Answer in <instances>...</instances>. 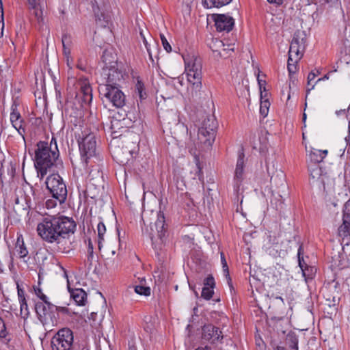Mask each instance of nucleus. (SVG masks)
Instances as JSON below:
<instances>
[{
  "instance_id": "69168bd1",
  "label": "nucleus",
  "mask_w": 350,
  "mask_h": 350,
  "mask_svg": "<svg viewBox=\"0 0 350 350\" xmlns=\"http://www.w3.org/2000/svg\"><path fill=\"white\" fill-rule=\"evenodd\" d=\"M306 265V264L305 263L304 261V262L301 261V264H299V266L300 267L301 269L302 270V269H304Z\"/></svg>"
},
{
  "instance_id": "c03bdc74",
  "label": "nucleus",
  "mask_w": 350,
  "mask_h": 350,
  "mask_svg": "<svg viewBox=\"0 0 350 350\" xmlns=\"http://www.w3.org/2000/svg\"><path fill=\"white\" fill-rule=\"evenodd\" d=\"M57 204H59V201L53 198L52 199H48L46 201L45 206L47 209H51L55 208Z\"/></svg>"
},
{
  "instance_id": "cd10ccee",
  "label": "nucleus",
  "mask_w": 350,
  "mask_h": 350,
  "mask_svg": "<svg viewBox=\"0 0 350 350\" xmlns=\"http://www.w3.org/2000/svg\"><path fill=\"white\" fill-rule=\"evenodd\" d=\"M297 57V59L295 57V53L288 52L287 68L290 74L295 73L296 72V64L301 59L302 57L298 55Z\"/></svg>"
},
{
  "instance_id": "1a4fd4ad",
  "label": "nucleus",
  "mask_w": 350,
  "mask_h": 350,
  "mask_svg": "<svg viewBox=\"0 0 350 350\" xmlns=\"http://www.w3.org/2000/svg\"><path fill=\"white\" fill-rule=\"evenodd\" d=\"M102 77L105 82L99 85L110 87H120L124 81V74L121 70L113 66L103 69Z\"/></svg>"
},
{
  "instance_id": "6ab92c4d",
  "label": "nucleus",
  "mask_w": 350,
  "mask_h": 350,
  "mask_svg": "<svg viewBox=\"0 0 350 350\" xmlns=\"http://www.w3.org/2000/svg\"><path fill=\"white\" fill-rule=\"evenodd\" d=\"M204 287L202 290L201 296L206 300H209L214 293V288L215 287V282L214 278L211 275H208L204 280Z\"/></svg>"
},
{
  "instance_id": "412c9836",
  "label": "nucleus",
  "mask_w": 350,
  "mask_h": 350,
  "mask_svg": "<svg viewBox=\"0 0 350 350\" xmlns=\"http://www.w3.org/2000/svg\"><path fill=\"white\" fill-rule=\"evenodd\" d=\"M71 298L78 306H85L87 302V293L82 288L69 289Z\"/></svg>"
},
{
  "instance_id": "79ce46f5",
  "label": "nucleus",
  "mask_w": 350,
  "mask_h": 350,
  "mask_svg": "<svg viewBox=\"0 0 350 350\" xmlns=\"http://www.w3.org/2000/svg\"><path fill=\"white\" fill-rule=\"evenodd\" d=\"M4 21H3V8L2 1L0 0V38L3 35Z\"/></svg>"
},
{
  "instance_id": "2f4dec72",
  "label": "nucleus",
  "mask_w": 350,
  "mask_h": 350,
  "mask_svg": "<svg viewBox=\"0 0 350 350\" xmlns=\"http://www.w3.org/2000/svg\"><path fill=\"white\" fill-rule=\"evenodd\" d=\"M30 12L31 15H33L36 20L38 23H40L43 21L42 18V10L41 8L40 4L37 5V6H30L29 7Z\"/></svg>"
},
{
  "instance_id": "20e7f679",
  "label": "nucleus",
  "mask_w": 350,
  "mask_h": 350,
  "mask_svg": "<svg viewBox=\"0 0 350 350\" xmlns=\"http://www.w3.org/2000/svg\"><path fill=\"white\" fill-rule=\"evenodd\" d=\"M217 129V122L215 116H206L198 128V140L207 148L212 146L215 139Z\"/></svg>"
},
{
  "instance_id": "4d7b16f0",
  "label": "nucleus",
  "mask_w": 350,
  "mask_h": 350,
  "mask_svg": "<svg viewBox=\"0 0 350 350\" xmlns=\"http://www.w3.org/2000/svg\"><path fill=\"white\" fill-rule=\"evenodd\" d=\"M28 2V4L30 6H37V5L40 4V0H27Z\"/></svg>"
},
{
  "instance_id": "774afa93",
  "label": "nucleus",
  "mask_w": 350,
  "mask_h": 350,
  "mask_svg": "<svg viewBox=\"0 0 350 350\" xmlns=\"http://www.w3.org/2000/svg\"><path fill=\"white\" fill-rule=\"evenodd\" d=\"M278 350H285L284 347H278Z\"/></svg>"
},
{
  "instance_id": "f257e3e1",
  "label": "nucleus",
  "mask_w": 350,
  "mask_h": 350,
  "mask_svg": "<svg viewBox=\"0 0 350 350\" xmlns=\"http://www.w3.org/2000/svg\"><path fill=\"white\" fill-rule=\"evenodd\" d=\"M76 224L71 217L55 215L44 217L37 225L38 236L48 243H55L56 250L68 253L72 249L70 234L75 232Z\"/></svg>"
},
{
  "instance_id": "5fc2aeb1",
  "label": "nucleus",
  "mask_w": 350,
  "mask_h": 350,
  "mask_svg": "<svg viewBox=\"0 0 350 350\" xmlns=\"http://www.w3.org/2000/svg\"><path fill=\"white\" fill-rule=\"evenodd\" d=\"M77 68L81 70H86V66L85 64L83 62V61L81 59H79L78 60V63L77 64Z\"/></svg>"
},
{
  "instance_id": "e2e57ef3",
  "label": "nucleus",
  "mask_w": 350,
  "mask_h": 350,
  "mask_svg": "<svg viewBox=\"0 0 350 350\" xmlns=\"http://www.w3.org/2000/svg\"><path fill=\"white\" fill-rule=\"evenodd\" d=\"M195 350H212V349H211V347H209L208 346H205V347H199L197 349H196Z\"/></svg>"
},
{
  "instance_id": "e433bc0d",
  "label": "nucleus",
  "mask_w": 350,
  "mask_h": 350,
  "mask_svg": "<svg viewBox=\"0 0 350 350\" xmlns=\"http://www.w3.org/2000/svg\"><path fill=\"white\" fill-rule=\"evenodd\" d=\"M135 292L141 295L148 296L150 294V288L149 287L136 285L134 287Z\"/></svg>"
},
{
  "instance_id": "0eeeda50",
  "label": "nucleus",
  "mask_w": 350,
  "mask_h": 350,
  "mask_svg": "<svg viewBox=\"0 0 350 350\" xmlns=\"http://www.w3.org/2000/svg\"><path fill=\"white\" fill-rule=\"evenodd\" d=\"M99 94L103 101L108 102L117 108H121L124 106L126 103V97L120 87H110L99 85Z\"/></svg>"
},
{
  "instance_id": "4468645a",
  "label": "nucleus",
  "mask_w": 350,
  "mask_h": 350,
  "mask_svg": "<svg viewBox=\"0 0 350 350\" xmlns=\"http://www.w3.org/2000/svg\"><path fill=\"white\" fill-rule=\"evenodd\" d=\"M77 86L79 88V92L77 96L81 100L83 107L88 106L92 100V90L88 79L80 78Z\"/></svg>"
},
{
  "instance_id": "bf43d9fd",
  "label": "nucleus",
  "mask_w": 350,
  "mask_h": 350,
  "mask_svg": "<svg viewBox=\"0 0 350 350\" xmlns=\"http://www.w3.org/2000/svg\"><path fill=\"white\" fill-rule=\"evenodd\" d=\"M31 191L32 192V195L33 197V200L37 201L38 200V197L36 195V190L33 188V187H31Z\"/></svg>"
},
{
  "instance_id": "de8ad7c7",
  "label": "nucleus",
  "mask_w": 350,
  "mask_h": 350,
  "mask_svg": "<svg viewBox=\"0 0 350 350\" xmlns=\"http://www.w3.org/2000/svg\"><path fill=\"white\" fill-rule=\"evenodd\" d=\"M315 77H316V74H315L314 72H310L308 74V85H310V86H311V88H309V89L307 90V94H308L310 92V91L311 90H312V89L314 88V86H315V84H313V85H312V84H311V81H312V80H314V79H315Z\"/></svg>"
},
{
  "instance_id": "423d86ee",
  "label": "nucleus",
  "mask_w": 350,
  "mask_h": 350,
  "mask_svg": "<svg viewBox=\"0 0 350 350\" xmlns=\"http://www.w3.org/2000/svg\"><path fill=\"white\" fill-rule=\"evenodd\" d=\"M45 184L52 198L57 199L59 204L65 202L68 193L66 185L57 173L49 175L45 180Z\"/></svg>"
},
{
  "instance_id": "7ed1b4c3",
  "label": "nucleus",
  "mask_w": 350,
  "mask_h": 350,
  "mask_svg": "<svg viewBox=\"0 0 350 350\" xmlns=\"http://www.w3.org/2000/svg\"><path fill=\"white\" fill-rule=\"evenodd\" d=\"M185 72L187 75V81L189 83L188 90L193 99H199L201 98L202 92L201 59L195 57L185 59Z\"/></svg>"
},
{
  "instance_id": "a878e982",
  "label": "nucleus",
  "mask_w": 350,
  "mask_h": 350,
  "mask_svg": "<svg viewBox=\"0 0 350 350\" xmlns=\"http://www.w3.org/2000/svg\"><path fill=\"white\" fill-rule=\"evenodd\" d=\"M232 0H202V5L206 8H221L229 4Z\"/></svg>"
},
{
  "instance_id": "09e8293b",
  "label": "nucleus",
  "mask_w": 350,
  "mask_h": 350,
  "mask_svg": "<svg viewBox=\"0 0 350 350\" xmlns=\"http://www.w3.org/2000/svg\"><path fill=\"white\" fill-rule=\"evenodd\" d=\"M7 335V331L5 323L2 318L0 317V337L5 338Z\"/></svg>"
},
{
  "instance_id": "58836bf2",
  "label": "nucleus",
  "mask_w": 350,
  "mask_h": 350,
  "mask_svg": "<svg viewBox=\"0 0 350 350\" xmlns=\"http://www.w3.org/2000/svg\"><path fill=\"white\" fill-rule=\"evenodd\" d=\"M172 118H174V124H175V130H180L183 133H187L188 132V129L187 127L185 125L184 123H180L179 122H176L177 120H176V114L175 113H172Z\"/></svg>"
},
{
  "instance_id": "680f3d73",
  "label": "nucleus",
  "mask_w": 350,
  "mask_h": 350,
  "mask_svg": "<svg viewBox=\"0 0 350 350\" xmlns=\"http://www.w3.org/2000/svg\"><path fill=\"white\" fill-rule=\"evenodd\" d=\"M66 59L67 65H68L70 68H72L71 64H72V59L71 58V57L70 56V57H69V58L66 57Z\"/></svg>"
},
{
  "instance_id": "49530a36",
  "label": "nucleus",
  "mask_w": 350,
  "mask_h": 350,
  "mask_svg": "<svg viewBox=\"0 0 350 350\" xmlns=\"http://www.w3.org/2000/svg\"><path fill=\"white\" fill-rule=\"evenodd\" d=\"M289 347L293 350H298V338L296 336H292L289 338Z\"/></svg>"
},
{
  "instance_id": "ea45409f",
  "label": "nucleus",
  "mask_w": 350,
  "mask_h": 350,
  "mask_svg": "<svg viewBox=\"0 0 350 350\" xmlns=\"http://www.w3.org/2000/svg\"><path fill=\"white\" fill-rule=\"evenodd\" d=\"M269 107H270V103L268 100V99L261 100L260 107V112L263 116L265 117L267 116Z\"/></svg>"
},
{
  "instance_id": "c9c22d12",
  "label": "nucleus",
  "mask_w": 350,
  "mask_h": 350,
  "mask_svg": "<svg viewBox=\"0 0 350 350\" xmlns=\"http://www.w3.org/2000/svg\"><path fill=\"white\" fill-rule=\"evenodd\" d=\"M12 126L18 131V134L23 137V139H25V129L24 126V120L23 119H21L19 120H17L14 122V123H11Z\"/></svg>"
},
{
  "instance_id": "b1692460",
  "label": "nucleus",
  "mask_w": 350,
  "mask_h": 350,
  "mask_svg": "<svg viewBox=\"0 0 350 350\" xmlns=\"http://www.w3.org/2000/svg\"><path fill=\"white\" fill-rule=\"evenodd\" d=\"M124 129V127L121 120L114 118L111 120L110 129L113 139L118 138L122 135L121 129Z\"/></svg>"
},
{
  "instance_id": "338daca9",
  "label": "nucleus",
  "mask_w": 350,
  "mask_h": 350,
  "mask_svg": "<svg viewBox=\"0 0 350 350\" xmlns=\"http://www.w3.org/2000/svg\"><path fill=\"white\" fill-rule=\"evenodd\" d=\"M3 265L1 262V261L0 260V273H3Z\"/></svg>"
},
{
  "instance_id": "c85d7f7f",
  "label": "nucleus",
  "mask_w": 350,
  "mask_h": 350,
  "mask_svg": "<svg viewBox=\"0 0 350 350\" xmlns=\"http://www.w3.org/2000/svg\"><path fill=\"white\" fill-rule=\"evenodd\" d=\"M221 262L222 264L224 274L226 277V279L227 280V284H228V285L230 288V290L232 293V291H234V287L232 286V280L229 275V271H228V267L227 265V262L225 258L224 254L223 253H221Z\"/></svg>"
},
{
  "instance_id": "c756f323",
  "label": "nucleus",
  "mask_w": 350,
  "mask_h": 350,
  "mask_svg": "<svg viewBox=\"0 0 350 350\" xmlns=\"http://www.w3.org/2000/svg\"><path fill=\"white\" fill-rule=\"evenodd\" d=\"M302 275L304 277L305 281L308 283L312 280L316 275L317 269L314 267L305 265L304 269H302Z\"/></svg>"
},
{
  "instance_id": "39448f33",
  "label": "nucleus",
  "mask_w": 350,
  "mask_h": 350,
  "mask_svg": "<svg viewBox=\"0 0 350 350\" xmlns=\"http://www.w3.org/2000/svg\"><path fill=\"white\" fill-rule=\"evenodd\" d=\"M81 158L84 165H88L89 160L96 156V141L94 133L84 131L78 140Z\"/></svg>"
},
{
  "instance_id": "3c124183",
  "label": "nucleus",
  "mask_w": 350,
  "mask_h": 350,
  "mask_svg": "<svg viewBox=\"0 0 350 350\" xmlns=\"http://www.w3.org/2000/svg\"><path fill=\"white\" fill-rule=\"evenodd\" d=\"M303 253H304V249L302 245H300L298 249L297 252V257H298V262L299 264H301V261L304 262V257H303Z\"/></svg>"
},
{
  "instance_id": "72a5a7b5",
  "label": "nucleus",
  "mask_w": 350,
  "mask_h": 350,
  "mask_svg": "<svg viewBox=\"0 0 350 350\" xmlns=\"http://www.w3.org/2000/svg\"><path fill=\"white\" fill-rule=\"evenodd\" d=\"M271 183H274L275 185H278L279 183L280 186L283 187L284 188L286 187L285 185V178H284V174L282 172H278L277 174L275 176H272L271 177Z\"/></svg>"
},
{
  "instance_id": "dca6fc26",
  "label": "nucleus",
  "mask_w": 350,
  "mask_h": 350,
  "mask_svg": "<svg viewBox=\"0 0 350 350\" xmlns=\"http://www.w3.org/2000/svg\"><path fill=\"white\" fill-rule=\"evenodd\" d=\"M51 306H54V304H51L48 300L36 303L35 310L40 321H46L48 318H50L51 320L57 318L54 314V310L49 309Z\"/></svg>"
},
{
  "instance_id": "5701e85b",
  "label": "nucleus",
  "mask_w": 350,
  "mask_h": 350,
  "mask_svg": "<svg viewBox=\"0 0 350 350\" xmlns=\"http://www.w3.org/2000/svg\"><path fill=\"white\" fill-rule=\"evenodd\" d=\"M270 206L277 211L281 212L284 208V203L283 196L279 193H272L270 201Z\"/></svg>"
},
{
  "instance_id": "6e6552de",
  "label": "nucleus",
  "mask_w": 350,
  "mask_h": 350,
  "mask_svg": "<svg viewBox=\"0 0 350 350\" xmlns=\"http://www.w3.org/2000/svg\"><path fill=\"white\" fill-rule=\"evenodd\" d=\"M73 332L69 328L59 329L53 337L51 346L53 350H70L73 345Z\"/></svg>"
},
{
  "instance_id": "0e129e2a",
  "label": "nucleus",
  "mask_w": 350,
  "mask_h": 350,
  "mask_svg": "<svg viewBox=\"0 0 350 350\" xmlns=\"http://www.w3.org/2000/svg\"><path fill=\"white\" fill-rule=\"evenodd\" d=\"M258 83H259L260 90V98H261V99H262L263 95H262V83L260 81H258Z\"/></svg>"
},
{
  "instance_id": "4c0bfd02",
  "label": "nucleus",
  "mask_w": 350,
  "mask_h": 350,
  "mask_svg": "<svg viewBox=\"0 0 350 350\" xmlns=\"http://www.w3.org/2000/svg\"><path fill=\"white\" fill-rule=\"evenodd\" d=\"M49 309L54 310V314L55 315V313L58 315L59 313L63 314H66L68 316H70V310L66 307H62V306H57L54 305V306L49 307Z\"/></svg>"
},
{
  "instance_id": "9d476101",
  "label": "nucleus",
  "mask_w": 350,
  "mask_h": 350,
  "mask_svg": "<svg viewBox=\"0 0 350 350\" xmlns=\"http://www.w3.org/2000/svg\"><path fill=\"white\" fill-rule=\"evenodd\" d=\"M155 230L152 226H150V231L146 228V229L142 228V233L144 235L147 236L148 238L153 241L154 238L157 236L159 239L162 240L165 236L166 232L165 220L164 213L159 211L157 214V220L154 224Z\"/></svg>"
},
{
  "instance_id": "f704fd0d",
  "label": "nucleus",
  "mask_w": 350,
  "mask_h": 350,
  "mask_svg": "<svg viewBox=\"0 0 350 350\" xmlns=\"http://www.w3.org/2000/svg\"><path fill=\"white\" fill-rule=\"evenodd\" d=\"M135 94L141 100L146 98V93L144 91V85L140 80H137L135 84Z\"/></svg>"
},
{
  "instance_id": "473e14b6",
  "label": "nucleus",
  "mask_w": 350,
  "mask_h": 350,
  "mask_svg": "<svg viewBox=\"0 0 350 350\" xmlns=\"http://www.w3.org/2000/svg\"><path fill=\"white\" fill-rule=\"evenodd\" d=\"M23 118L21 116V113L18 111V105L14 102L11 106V113H10V122L11 123H14V122L22 119Z\"/></svg>"
},
{
  "instance_id": "bb28decb",
  "label": "nucleus",
  "mask_w": 350,
  "mask_h": 350,
  "mask_svg": "<svg viewBox=\"0 0 350 350\" xmlns=\"http://www.w3.org/2000/svg\"><path fill=\"white\" fill-rule=\"evenodd\" d=\"M63 45V53L65 57H70L71 53L72 38L68 34H64L62 38Z\"/></svg>"
},
{
  "instance_id": "393cba45",
  "label": "nucleus",
  "mask_w": 350,
  "mask_h": 350,
  "mask_svg": "<svg viewBox=\"0 0 350 350\" xmlns=\"http://www.w3.org/2000/svg\"><path fill=\"white\" fill-rule=\"evenodd\" d=\"M140 37L142 39L143 43H144V44L146 49V51L148 53L149 60L151 62L152 65H154V59L152 57V49H155V50L157 49V44L153 39L151 40L152 43L148 42L142 32H140Z\"/></svg>"
},
{
  "instance_id": "864d4df0",
  "label": "nucleus",
  "mask_w": 350,
  "mask_h": 350,
  "mask_svg": "<svg viewBox=\"0 0 350 350\" xmlns=\"http://www.w3.org/2000/svg\"><path fill=\"white\" fill-rule=\"evenodd\" d=\"M325 3H329L331 6H338L340 3L339 0H324Z\"/></svg>"
},
{
  "instance_id": "f03ea898",
  "label": "nucleus",
  "mask_w": 350,
  "mask_h": 350,
  "mask_svg": "<svg viewBox=\"0 0 350 350\" xmlns=\"http://www.w3.org/2000/svg\"><path fill=\"white\" fill-rule=\"evenodd\" d=\"M59 152L57 146L55 148L49 146L47 142L40 141L37 143L35 150L34 165L38 176L42 179L49 170L53 166L62 167V162L59 160Z\"/></svg>"
},
{
  "instance_id": "aec40b11",
  "label": "nucleus",
  "mask_w": 350,
  "mask_h": 350,
  "mask_svg": "<svg viewBox=\"0 0 350 350\" xmlns=\"http://www.w3.org/2000/svg\"><path fill=\"white\" fill-rule=\"evenodd\" d=\"M328 151L327 150H321L319 149L312 148L307 159L308 164L314 163V165H319L325 157L327 155Z\"/></svg>"
},
{
  "instance_id": "f8f14e48",
  "label": "nucleus",
  "mask_w": 350,
  "mask_h": 350,
  "mask_svg": "<svg viewBox=\"0 0 350 350\" xmlns=\"http://www.w3.org/2000/svg\"><path fill=\"white\" fill-rule=\"evenodd\" d=\"M223 334L220 329L213 324H206L202 327V339L213 345L221 343Z\"/></svg>"
},
{
  "instance_id": "9b49d317",
  "label": "nucleus",
  "mask_w": 350,
  "mask_h": 350,
  "mask_svg": "<svg viewBox=\"0 0 350 350\" xmlns=\"http://www.w3.org/2000/svg\"><path fill=\"white\" fill-rule=\"evenodd\" d=\"M245 154L243 149L239 150L238 158L233 176V189L237 193H239L242 182L245 178Z\"/></svg>"
},
{
  "instance_id": "603ef678",
  "label": "nucleus",
  "mask_w": 350,
  "mask_h": 350,
  "mask_svg": "<svg viewBox=\"0 0 350 350\" xmlns=\"http://www.w3.org/2000/svg\"><path fill=\"white\" fill-rule=\"evenodd\" d=\"M88 252L89 254L88 258H92L93 253H94V247H93V245H92V243L90 239L88 240Z\"/></svg>"
},
{
  "instance_id": "6e6d98bb",
  "label": "nucleus",
  "mask_w": 350,
  "mask_h": 350,
  "mask_svg": "<svg viewBox=\"0 0 350 350\" xmlns=\"http://www.w3.org/2000/svg\"><path fill=\"white\" fill-rule=\"evenodd\" d=\"M269 3L274 4L276 6L281 5L284 0H267Z\"/></svg>"
},
{
  "instance_id": "13d9d810",
  "label": "nucleus",
  "mask_w": 350,
  "mask_h": 350,
  "mask_svg": "<svg viewBox=\"0 0 350 350\" xmlns=\"http://www.w3.org/2000/svg\"><path fill=\"white\" fill-rule=\"evenodd\" d=\"M49 146H51V147L53 148H55V146H57L56 139L54 137H52Z\"/></svg>"
},
{
  "instance_id": "a211bd4d",
  "label": "nucleus",
  "mask_w": 350,
  "mask_h": 350,
  "mask_svg": "<svg viewBox=\"0 0 350 350\" xmlns=\"http://www.w3.org/2000/svg\"><path fill=\"white\" fill-rule=\"evenodd\" d=\"M308 170L312 183H319L324 186L325 178L327 176L326 174H323L322 168L319 165H314V163L308 164Z\"/></svg>"
},
{
  "instance_id": "37998d69",
  "label": "nucleus",
  "mask_w": 350,
  "mask_h": 350,
  "mask_svg": "<svg viewBox=\"0 0 350 350\" xmlns=\"http://www.w3.org/2000/svg\"><path fill=\"white\" fill-rule=\"evenodd\" d=\"M34 293L42 301L48 300V297L43 293L42 289L39 287H34Z\"/></svg>"
},
{
  "instance_id": "4be33fe9",
  "label": "nucleus",
  "mask_w": 350,
  "mask_h": 350,
  "mask_svg": "<svg viewBox=\"0 0 350 350\" xmlns=\"http://www.w3.org/2000/svg\"><path fill=\"white\" fill-rule=\"evenodd\" d=\"M15 249L16 253L20 258H23L27 256L29 252L25 245L23 235L17 234V239L15 244Z\"/></svg>"
},
{
  "instance_id": "052dcab7",
  "label": "nucleus",
  "mask_w": 350,
  "mask_h": 350,
  "mask_svg": "<svg viewBox=\"0 0 350 350\" xmlns=\"http://www.w3.org/2000/svg\"><path fill=\"white\" fill-rule=\"evenodd\" d=\"M336 113L337 116H340V115L346 116L347 111L345 109H341L339 111H336Z\"/></svg>"
},
{
  "instance_id": "f3484780",
  "label": "nucleus",
  "mask_w": 350,
  "mask_h": 350,
  "mask_svg": "<svg viewBox=\"0 0 350 350\" xmlns=\"http://www.w3.org/2000/svg\"><path fill=\"white\" fill-rule=\"evenodd\" d=\"M338 234L344 238L350 236V200L344 205L342 224L338 228Z\"/></svg>"
},
{
  "instance_id": "8fccbe9b",
  "label": "nucleus",
  "mask_w": 350,
  "mask_h": 350,
  "mask_svg": "<svg viewBox=\"0 0 350 350\" xmlns=\"http://www.w3.org/2000/svg\"><path fill=\"white\" fill-rule=\"evenodd\" d=\"M18 288V297L19 302L24 301L25 299V291L22 288H19V286H17Z\"/></svg>"
},
{
  "instance_id": "a18cd8bd",
  "label": "nucleus",
  "mask_w": 350,
  "mask_h": 350,
  "mask_svg": "<svg viewBox=\"0 0 350 350\" xmlns=\"http://www.w3.org/2000/svg\"><path fill=\"white\" fill-rule=\"evenodd\" d=\"M160 37L164 49L168 53L172 51V47L165 36L163 34H160Z\"/></svg>"
},
{
  "instance_id": "a19ab883",
  "label": "nucleus",
  "mask_w": 350,
  "mask_h": 350,
  "mask_svg": "<svg viewBox=\"0 0 350 350\" xmlns=\"http://www.w3.org/2000/svg\"><path fill=\"white\" fill-rule=\"evenodd\" d=\"M20 303V313L21 317L23 319H26L29 314V310H28V306L27 304L26 300Z\"/></svg>"
},
{
  "instance_id": "ddd939ff",
  "label": "nucleus",
  "mask_w": 350,
  "mask_h": 350,
  "mask_svg": "<svg viewBox=\"0 0 350 350\" xmlns=\"http://www.w3.org/2000/svg\"><path fill=\"white\" fill-rule=\"evenodd\" d=\"M306 46V33L304 31L297 30L294 33L293 38L291 42L290 49L288 52L295 54V57L297 59V55L303 56Z\"/></svg>"
},
{
  "instance_id": "2eb2a0df",
  "label": "nucleus",
  "mask_w": 350,
  "mask_h": 350,
  "mask_svg": "<svg viewBox=\"0 0 350 350\" xmlns=\"http://www.w3.org/2000/svg\"><path fill=\"white\" fill-rule=\"evenodd\" d=\"M213 18L217 31L229 32L234 25V18L228 14H213Z\"/></svg>"
},
{
  "instance_id": "7c9ffc66",
  "label": "nucleus",
  "mask_w": 350,
  "mask_h": 350,
  "mask_svg": "<svg viewBox=\"0 0 350 350\" xmlns=\"http://www.w3.org/2000/svg\"><path fill=\"white\" fill-rule=\"evenodd\" d=\"M98 231V248L101 250L104 241V234L106 232V228L103 221H100L97 225Z\"/></svg>"
}]
</instances>
